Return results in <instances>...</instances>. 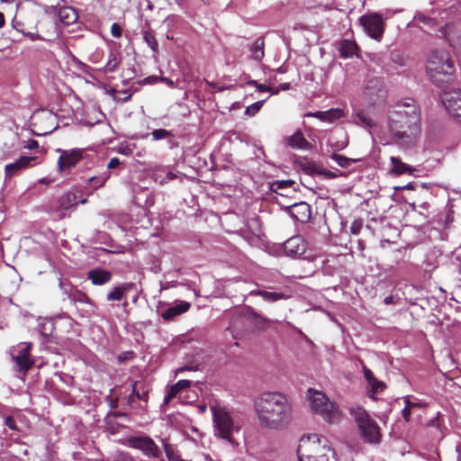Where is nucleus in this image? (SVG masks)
<instances>
[{
  "mask_svg": "<svg viewBox=\"0 0 461 461\" xmlns=\"http://www.w3.org/2000/svg\"><path fill=\"white\" fill-rule=\"evenodd\" d=\"M254 411L260 427L270 430L285 429L293 419V406L279 392H265L254 401Z\"/></svg>",
  "mask_w": 461,
  "mask_h": 461,
  "instance_id": "nucleus-1",
  "label": "nucleus"
},
{
  "mask_svg": "<svg viewBox=\"0 0 461 461\" xmlns=\"http://www.w3.org/2000/svg\"><path fill=\"white\" fill-rule=\"evenodd\" d=\"M389 128L398 139H414L419 132L420 113L411 99L399 102L390 111Z\"/></svg>",
  "mask_w": 461,
  "mask_h": 461,
  "instance_id": "nucleus-2",
  "label": "nucleus"
},
{
  "mask_svg": "<svg viewBox=\"0 0 461 461\" xmlns=\"http://www.w3.org/2000/svg\"><path fill=\"white\" fill-rule=\"evenodd\" d=\"M456 73L455 60L447 49L432 50L427 56L426 74L429 80L443 86L452 82Z\"/></svg>",
  "mask_w": 461,
  "mask_h": 461,
  "instance_id": "nucleus-3",
  "label": "nucleus"
},
{
  "mask_svg": "<svg viewBox=\"0 0 461 461\" xmlns=\"http://www.w3.org/2000/svg\"><path fill=\"white\" fill-rule=\"evenodd\" d=\"M298 461H338L327 438L316 434L303 435L297 448Z\"/></svg>",
  "mask_w": 461,
  "mask_h": 461,
  "instance_id": "nucleus-4",
  "label": "nucleus"
},
{
  "mask_svg": "<svg viewBox=\"0 0 461 461\" xmlns=\"http://www.w3.org/2000/svg\"><path fill=\"white\" fill-rule=\"evenodd\" d=\"M211 411L214 437L232 446L235 445L234 435L240 430L241 426L240 422L223 406L212 405Z\"/></svg>",
  "mask_w": 461,
  "mask_h": 461,
  "instance_id": "nucleus-5",
  "label": "nucleus"
},
{
  "mask_svg": "<svg viewBox=\"0 0 461 461\" xmlns=\"http://www.w3.org/2000/svg\"><path fill=\"white\" fill-rule=\"evenodd\" d=\"M307 398L311 411L320 415L326 422L330 424H338L343 418L339 407L328 396L321 391L309 389Z\"/></svg>",
  "mask_w": 461,
  "mask_h": 461,
  "instance_id": "nucleus-6",
  "label": "nucleus"
},
{
  "mask_svg": "<svg viewBox=\"0 0 461 461\" xmlns=\"http://www.w3.org/2000/svg\"><path fill=\"white\" fill-rule=\"evenodd\" d=\"M350 413L357 423L360 435L364 441L370 444H377L381 439V430L377 423L371 419L369 414L362 407H353Z\"/></svg>",
  "mask_w": 461,
  "mask_h": 461,
  "instance_id": "nucleus-7",
  "label": "nucleus"
},
{
  "mask_svg": "<svg viewBox=\"0 0 461 461\" xmlns=\"http://www.w3.org/2000/svg\"><path fill=\"white\" fill-rule=\"evenodd\" d=\"M364 32L372 39L381 41L385 30V23L378 13H367L359 18Z\"/></svg>",
  "mask_w": 461,
  "mask_h": 461,
  "instance_id": "nucleus-8",
  "label": "nucleus"
},
{
  "mask_svg": "<svg viewBox=\"0 0 461 461\" xmlns=\"http://www.w3.org/2000/svg\"><path fill=\"white\" fill-rule=\"evenodd\" d=\"M127 442L130 447L141 451L148 457L158 458L161 455L159 447L149 437H131L127 439Z\"/></svg>",
  "mask_w": 461,
  "mask_h": 461,
  "instance_id": "nucleus-9",
  "label": "nucleus"
},
{
  "mask_svg": "<svg viewBox=\"0 0 461 461\" xmlns=\"http://www.w3.org/2000/svg\"><path fill=\"white\" fill-rule=\"evenodd\" d=\"M56 152L59 154L58 171L60 173L69 171L83 158V149H57Z\"/></svg>",
  "mask_w": 461,
  "mask_h": 461,
  "instance_id": "nucleus-10",
  "label": "nucleus"
},
{
  "mask_svg": "<svg viewBox=\"0 0 461 461\" xmlns=\"http://www.w3.org/2000/svg\"><path fill=\"white\" fill-rule=\"evenodd\" d=\"M441 100L449 114L461 122V90L444 92Z\"/></svg>",
  "mask_w": 461,
  "mask_h": 461,
  "instance_id": "nucleus-11",
  "label": "nucleus"
},
{
  "mask_svg": "<svg viewBox=\"0 0 461 461\" xmlns=\"http://www.w3.org/2000/svg\"><path fill=\"white\" fill-rule=\"evenodd\" d=\"M31 348V343L21 342L11 352L13 359L23 373H26L33 364L30 356Z\"/></svg>",
  "mask_w": 461,
  "mask_h": 461,
  "instance_id": "nucleus-12",
  "label": "nucleus"
},
{
  "mask_svg": "<svg viewBox=\"0 0 461 461\" xmlns=\"http://www.w3.org/2000/svg\"><path fill=\"white\" fill-rule=\"evenodd\" d=\"M307 249V242L303 237L296 235L288 239L284 243L285 253L293 258L303 255Z\"/></svg>",
  "mask_w": 461,
  "mask_h": 461,
  "instance_id": "nucleus-13",
  "label": "nucleus"
},
{
  "mask_svg": "<svg viewBox=\"0 0 461 461\" xmlns=\"http://www.w3.org/2000/svg\"><path fill=\"white\" fill-rule=\"evenodd\" d=\"M32 120L33 121V124L39 125L42 123H46V127L43 129L42 132L38 133L39 135H44L49 132H51L54 129V124L56 122V118L54 114L49 111H39L33 113Z\"/></svg>",
  "mask_w": 461,
  "mask_h": 461,
  "instance_id": "nucleus-14",
  "label": "nucleus"
},
{
  "mask_svg": "<svg viewBox=\"0 0 461 461\" xmlns=\"http://www.w3.org/2000/svg\"><path fill=\"white\" fill-rule=\"evenodd\" d=\"M290 214L296 221L305 222L311 218V207L304 202L294 203L290 207Z\"/></svg>",
  "mask_w": 461,
  "mask_h": 461,
  "instance_id": "nucleus-15",
  "label": "nucleus"
},
{
  "mask_svg": "<svg viewBox=\"0 0 461 461\" xmlns=\"http://www.w3.org/2000/svg\"><path fill=\"white\" fill-rule=\"evenodd\" d=\"M190 303L185 301H179L175 305L170 306L167 310H165L161 313V316L164 320L169 321L184 312H186L190 309Z\"/></svg>",
  "mask_w": 461,
  "mask_h": 461,
  "instance_id": "nucleus-16",
  "label": "nucleus"
},
{
  "mask_svg": "<svg viewBox=\"0 0 461 461\" xmlns=\"http://www.w3.org/2000/svg\"><path fill=\"white\" fill-rule=\"evenodd\" d=\"M87 277L95 285H102L108 283L112 278V274L104 269H93L87 274Z\"/></svg>",
  "mask_w": 461,
  "mask_h": 461,
  "instance_id": "nucleus-17",
  "label": "nucleus"
},
{
  "mask_svg": "<svg viewBox=\"0 0 461 461\" xmlns=\"http://www.w3.org/2000/svg\"><path fill=\"white\" fill-rule=\"evenodd\" d=\"M34 157H22L14 163L5 166V173L11 176L18 170L27 168L31 166L32 161H34Z\"/></svg>",
  "mask_w": 461,
  "mask_h": 461,
  "instance_id": "nucleus-18",
  "label": "nucleus"
},
{
  "mask_svg": "<svg viewBox=\"0 0 461 461\" xmlns=\"http://www.w3.org/2000/svg\"><path fill=\"white\" fill-rule=\"evenodd\" d=\"M286 143L293 149H309L311 148L310 142L303 137L300 131H297L288 137L286 139Z\"/></svg>",
  "mask_w": 461,
  "mask_h": 461,
  "instance_id": "nucleus-19",
  "label": "nucleus"
},
{
  "mask_svg": "<svg viewBox=\"0 0 461 461\" xmlns=\"http://www.w3.org/2000/svg\"><path fill=\"white\" fill-rule=\"evenodd\" d=\"M390 160L392 164V174L397 176L403 174L412 175L413 171L415 170L414 168L411 167V166L402 162L400 158L391 157Z\"/></svg>",
  "mask_w": 461,
  "mask_h": 461,
  "instance_id": "nucleus-20",
  "label": "nucleus"
},
{
  "mask_svg": "<svg viewBox=\"0 0 461 461\" xmlns=\"http://www.w3.org/2000/svg\"><path fill=\"white\" fill-rule=\"evenodd\" d=\"M192 381L190 380H179L177 383L173 384L167 391V395L164 398V403L167 404L174 397H176L181 391L190 387Z\"/></svg>",
  "mask_w": 461,
  "mask_h": 461,
  "instance_id": "nucleus-21",
  "label": "nucleus"
},
{
  "mask_svg": "<svg viewBox=\"0 0 461 461\" xmlns=\"http://www.w3.org/2000/svg\"><path fill=\"white\" fill-rule=\"evenodd\" d=\"M250 294L252 295H259L261 296L265 301L269 303H274L279 300H286L290 296L283 292H268V291H263V290H256L250 292Z\"/></svg>",
  "mask_w": 461,
  "mask_h": 461,
  "instance_id": "nucleus-22",
  "label": "nucleus"
},
{
  "mask_svg": "<svg viewBox=\"0 0 461 461\" xmlns=\"http://www.w3.org/2000/svg\"><path fill=\"white\" fill-rule=\"evenodd\" d=\"M59 18L65 25H70L77 20V14L72 7L65 6L59 10Z\"/></svg>",
  "mask_w": 461,
  "mask_h": 461,
  "instance_id": "nucleus-23",
  "label": "nucleus"
},
{
  "mask_svg": "<svg viewBox=\"0 0 461 461\" xmlns=\"http://www.w3.org/2000/svg\"><path fill=\"white\" fill-rule=\"evenodd\" d=\"M357 50V46L356 42L349 41V40H344L340 42L339 45V52L340 55L343 58H351L353 57Z\"/></svg>",
  "mask_w": 461,
  "mask_h": 461,
  "instance_id": "nucleus-24",
  "label": "nucleus"
},
{
  "mask_svg": "<svg viewBox=\"0 0 461 461\" xmlns=\"http://www.w3.org/2000/svg\"><path fill=\"white\" fill-rule=\"evenodd\" d=\"M161 441L165 450L166 456L169 461H183L179 454V451L174 445L168 443L167 440H166L165 438H163Z\"/></svg>",
  "mask_w": 461,
  "mask_h": 461,
  "instance_id": "nucleus-25",
  "label": "nucleus"
},
{
  "mask_svg": "<svg viewBox=\"0 0 461 461\" xmlns=\"http://www.w3.org/2000/svg\"><path fill=\"white\" fill-rule=\"evenodd\" d=\"M131 288V285H122V286H118L113 289L108 294H107V300L108 301H121L125 293Z\"/></svg>",
  "mask_w": 461,
  "mask_h": 461,
  "instance_id": "nucleus-26",
  "label": "nucleus"
},
{
  "mask_svg": "<svg viewBox=\"0 0 461 461\" xmlns=\"http://www.w3.org/2000/svg\"><path fill=\"white\" fill-rule=\"evenodd\" d=\"M252 58L257 61H260L264 58V40L258 38L251 47Z\"/></svg>",
  "mask_w": 461,
  "mask_h": 461,
  "instance_id": "nucleus-27",
  "label": "nucleus"
},
{
  "mask_svg": "<svg viewBox=\"0 0 461 461\" xmlns=\"http://www.w3.org/2000/svg\"><path fill=\"white\" fill-rule=\"evenodd\" d=\"M77 203V195L75 193L68 192L64 194L59 199L60 207L63 210H68Z\"/></svg>",
  "mask_w": 461,
  "mask_h": 461,
  "instance_id": "nucleus-28",
  "label": "nucleus"
},
{
  "mask_svg": "<svg viewBox=\"0 0 461 461\" xmlns=\"http://www.w3.org/2000/svg\"><path fill=\"white\" fill-rule=\"evenodd\" d=\"M121 61L122 59L120 55L116 52L111 51L104 70L105 72H114L119 67Z\"/></svg>",
  "mask_w": 461,
  "mask_h": 461,
  "instance_id": "nucleus-29",
  "label": "nucleus"
},
{
  "mask_svg": "<svg viewBox=\"0 0 461 461\" xmlns=\"http://www.w3.org/2000/svg\"><path fill=\"white\" fill-rule=\"evenodd\" d=\"M345 115L344 111L340 108H332L328 111H324L323 122H334L335 121L342 118Z\"/></svg>",
  "mask_w": 461,
  "mask_h": 461,
  "instance_id": "nucleus-30",
  "label": "nucleus"
},
{
  "mask_svg": "<svg viewBox=\"0 0 461 461\" xmlns=\"http://www.w3.org/2000/svg\"><path fill=\"white\" fill-rule=\"evenodd\" d=\"M331 159L341 167H348L352 163L361 160L360 158H350L339 154H333Z\"/></svg>",
  "mask_w": 461,
  "mask_h": 461,
  "instance_id": "nucleus-31",
  "label": "nucleus"
},
{
  "mask_svg": "<svg viewBox=\"0 0 461 461\" xmlns=\"http://www.w3.org/2000/svg\"><path fill=\"white\" fill-rule=\"evenodd\" d=\"M302 168L309 175H319L321 166L313 161L305 159L301 163Z\"/></svg>",
  "mask_w": 461,
  "mask_h": 461,
  "instance_id": "nucleus-32",
  "label": "nucleus"
},
{
  "mask_svg": "<svg viewBox=\"0 0 461 461\" xmlns=\"http://www.w3.org/2000/svg\"><path fill=\"white\" fill-rule=\"evenodd\" d=\"M294 184V182L291 180L276 181L272 183L271 190L275 193L284 195V194L280 191L285 188H291Z\"/></svg>",
  "mask_w": 461,
  "mask_h": 461,
  "instance_id": "nucleus-33",
  "label": "nucleus"
},
{
  "mask_svg": "<svg viewBox=\"0 0 461 461\" xmlns=\"http://www.w3.org/2000/svg\"><path fill=\"white\" fill-rule=\"evenodd\" d=\"M368 385H369L368 393H369V396L372 397L373 399H375V394L376 393L382 392L385 388L384 383L382 381H378L376 378L375 379L374 382H370L368 384Z\"/></svg>",
  "mask_w": 461,
  "mask_h": 461,
  "instance_id": "nucleus-34",
  "label": "nucleus"
},
{
  "mask_svg": "<svg viewBox=\"0 0 461 461\" xmlns=\"http://www.w3.org/2000/svg\"><path fill=\"white\" fill-rule=\"evenodd\" d=\"M143 39L145 42L149 45V47L152 50L153 52H158V43L155 38V36L149 32H145L143 35Z\"/></svg>",
  "mask_w": 461,
  "mask_h": 461,
  "instance_id": "nucleus-35",
  "label": "nucleus"
},
{
  "mask_svg": "<svg viewBox=\"0 0 461 461\" xmlns=\"http://www.w3.org/2000/svg\"><path fill=\"white\" fill-rule=\"evenodd\" d=\"M131 390H132L133 395H135V397L137 399H139L140 401H142L144 402H148V400H149V391L148 390L142 389L141 392L140 390H138L137 389V382L132 383Z\"/></svg>",
  "mask_w": 461,
  "mask_h": 461,
  "instance_id": "nucleus-36",
  "label": "nucleus"
},
{
  "mask_svg": "<svg viewBox=\"0 0 461 461\" xmlns=\"http://www.w3.org/2000/svg\"><path fill=\"white\" fill-rule=\"evenodd\" d=\"M265 100L258 101L250 105H249L245 110V114L248 116H253L258 113L262 108Z\"/></svg>",
  "mask_w": 461,
  "mask_h": 461,
  "instance_id": "nucleus-37",
  "label": "nucleus"
},
{
  "mask_svg": "<svg viewBox=\"0 0 461 461\" xmlns=\"http://www.w3.org/2000/svg\"><path fill=\"white\" fill-rule=\"evenodd\" d=\"M151 135L154 140H159L171 137L172 133L165 129H157L151 132Z\"/></svg>",
  "mask_w": 461,
  "mask_h": 461,
  "instance_id": "nucleus-38",
  "label": "nucleus"
},
{
  "mask_svg": "<svg viewBox=\"0 0 461 461\" xmlns=\"http://www.w3.org/2000/svg\"><path fill=\"white\" fill-rule=\"evenodd\" d=\"M357 119L360 121V123L367 128H371L374 126L373 121L363 112L359 111L357 113Z\"/></svg>",
  "mask_w": 461,
  "mask_h": 461,
  "instance_id": "nucleus-39",
  "label": "nucleus"
},
{
  "mask_svg": "<svg viewBox=\"0 0 461 461\" xmlns=\"http://www.w3.org/2000/svg\"><path fill=\"white\" fill-rule=\"evenodd\" d=\"M248 84L249 86H255L259 92H268V91H272V87L270 86H267L264 84H260L258 83V81L256 80H249L248 82Z\"/></svg>",
  "mask_w": 461,
  "mask_h": 461,
  "instance_id": "nucleus-40",
  "label": "nucleus"
},
{
  "mask_svg": "<svg viewBox=\"0 0 461 461\" xmlns=\"http://www.w3.org/2000/svg\"><path fill=\"white\" fill-rule=\"evenodd\" d=\"M405 402H406V406L405 408L402 410V415L405 419V420H409V417H410V411L412 407L416 406L417 404L416 403H413V402H410L409 400H405Z\"/></svg>",
  "mask_w": 461,
  "mask_h": 461,
  "instance_id": "nucleus-41",
  "label": "nucleus"
},
{
  "mask_svg": "<svg viewBox=\"0 0 461 461\" xmlns=\"http://www.w3.org/2000/svg\"><path fill=\"white\" fill-rule=\"evenodd\" d=\"M113 391V389H111L110 390V393H112ZM105 402L108 403V405L110 406V408L112 409H116L118 407V399H113L111 397V394H109L108 396H106L105 398Z\"/></svg>",
  "mask_w": 461,
  "mask_h": 461,
  "instance_id": "nucleus-42",
  "label": "nucleus"
},
{
  "mask_svg": "<svg viewBox=\"0 0 461 461\" xmlns=\"http://www.w3.org/2000/svg\"><path fill=\"white\" fill-rule=\"evenodd\" d=\"M363 371H364V376L368 384L370 382L375 381V377L370 369H368L366 366H364Z\"/></svg>",
  "mask_w": 461,
  "mask_h": 461,
  "instance_id": "nucleus-43",
  "label": "nucleus"
},
{
  "mask_svg": "<svg viewBox=\"0 0 461 461\" xmlns=\"http://www.w3.org/2000/svg\"><path fill=\"white\" fill-rule=\"evenodd\" d=\"M111 33L113 37L119 38L122 35V29L117 23H113L111 27Z\"/></svg>",
  "mask_w": 461,
  "mask_h": 461,
  "instance_id": "nucleus-44",
  "label": "nucleus"
},
{
  "mask_svg": "<svg viewBox=\"0 0 461 461\" xmlns=\"http://www.w3.org/2000/svg\"><path fill=\"white\" fill-rule=\"evenodd\" d=\"M305 117H314L323 122L324 111H319L315 113L309 112L304 114Z\"/></svg>",
  "mask_w": 461,
  "mask_h": 461,
  "instance_id": "nucleus-45",
  "label": "nucleus"
},
{
  "mask_svg": "<svg viewBox=\"0 0 461 461\" xmlns=\"http://www.w3.org/2000/svg\"><path fill=\"white\" fill-rule=\"evenodd\" d=\"M5 425L9 429H14V430L17 429L16 422H15L14 419L11 416H9L5 419Z\"/></svg>",
  "mask_w": 461,
  "mask_h": 461,
  "instance_id": "nucleus-46",
  "label": "nucleus"
},
{
  "mask_svg": "<svg viewBox=\"0 0 461 461\" xmlns=\"http://www.w3.org/2000/svg\"><path fill=\"white\" fill-rule=\"evenodd\" d=\"M319 176H323L327 178H333L335 176V174L330 172V170L324 168L322 166L321 167Z\"/></svg>",
  "mask_w": 461,
  "mask_h": 461,
  "instance_id": "nucleus-47",
  "label": "nucleus"
},
{
  "mask_svg": "<svg viewBox=\"0 0 461 461\" xmlns=\"http://www.w3.org/2000/svg\"><path fill=\"white\" fill-rule=\"evenodd\" d=\"M290 89V83H283L281 84L276 89L273 90L272 89V93L274 95H277L279 93V91H286Z\"/></svg>",
  "mask_w": 461,
  "mask_h": 461,
  "instance_id": "nucleus-48",
  "label": "nucleus"
},
{
  "mask_svg": "<svg viewBox=\"0 0 461 461\" xmlns=\"http://www.w3.org/2000/svg\"><path fill=\"white\" fill-rule=\"evenodd\" d=\"M73 60H74V63L76 64L77 68L79 70H81L83 72H86V69L88 68L87 65H86L85 63H83L79 59L74 58Z\"/></svg>",
  "mask_w": 461,
  "mask_h": 461,
  "instance_id": "nucleus-49",
  "label": "nucleus"
},
{
  "mask_svg": "<svg viewBox=\"0 0 461 461\" xmlns=\"http://www.w3.org/2000/svg\"><path fill=\"white\" fill-rule=\"evenodd\" d=\"M119 165H120V159L117 158H113L110 159L107 167H108V168L112 169V168L117 167Z\"/></svg>",
  "mask_w": 461,
  "mask_h": 461,
  "instance_id": "nucleus-50",
  "label": "nucleus"
},
{
  "mask_svg": "<svg viewBox=\"0 0 461 461\" xmlns=\"http://www.w3.org/2000/svg\"><path fill=\"white\" fill-rule=\"evenodd\" d=\"M110 415L113 418H124L126 420L129 419V416L126 412H122V411H113V412H111Z\"/></svg>",
  "mask_w": 461,
  "mask_h": 461,
  "instance_id": "nucleus-51",
  "label": "nucleus"
},
{
  "mask_svg": "<svg viewBox=\"0 0 461 461\" xmlns=\"http://www.w3.org/2000/svg\"><path fill=\"white\" fill-rule=\"evenodd\" d=\"M337 150L345 149L348 146V140L341 141L336 145H332Z\"/></svg>",
  "mask_w": 461,
  "mask_h": 461,
  "instance_id": "nucleus-52",
  "label": "nucleus"
},
{
  "mask_svg": "<svg viewBox=\"0 0 461 461\" xmlns=\"http://www.w3.org/2000/svg\"><path fill=\"white\" fill-rule=\"evenodd\" d=\"M28 149H37L39 147V144L36 140H29L27 146H26Z\"/></svg>",
  "mask_w": 461,
  "mask_h": 461,
  "instance_id": "nucleus-53",
  "label": "nucleus"
},
{
  "mask_svg": "<svg viewBox=\"0 0 461 461\" xmlns=\"http://www.w3.org/2000/svg\"><path fill=\"white\" fill-rule=\"evenodd\" d=\"M24 35H26L27 37H29L32 41H35V40H38L40 37L38 34L36 33H33V32H22Z\"/></svg>",
  "mask_w": 461,
  "mask_h": 461,
  "instance_id": "nucleus-54",
  "label": "nucleus"
},
{
  "mask_svg": "<svg viewBox=\"0 0 461 461\" xmlns=\"http://www.w3.org/2000/svg\"><path fill=\"white\" fill-rule=\"evenodd\" d=\"M195 368L193 367V366H184V367H179L178 369L176 370V375H178L180 374L181 372L185 371V370H194Z\"/></svg>",
  "mask_w": 461,
  "mask_h": 461,
  "instance_id": "nucleus-55",
  "label": "nucleus"
},
{
  "mask_svg": "<svg viewBox=\"0 0 461 461\" xmlns=\"http://www.w3.org/2000/svg\"><path fill=\"white\" fill-rule=\"evenodd\" d=\"M359 229H360V225L357 224L356 222H354L351 226V231L354 234H357L359 231Z\"/></svg>",
  "mask_w": 461,
  "mask_h": 461,
  "instance_id": "nucleus-56",
  "label": "nucleus"
},
{
  "mask_svg": "<svg viewBox=\"0 0 461 461\" xmlns=\"http://www.w3.org/2000/svg\"><path fill=\"white\" fill-rule=\"evenodd\" d=\"M161 81L165 82L167 85H168L170 87H175V83L167 77H162Z\"/></svg>",
  "mask_w": 461,
  "mask_h": 461,
  "instance_id": "nucleus-57",
  "label": "nucleus"
},
{
  "mask_svg": "<svg viewBox=\"0 0 461 461\" xmlns=\"http://www.w3.org/2000/svg\"><path fill=\"white\" fill-rule=\"evenodd\" d=\"M134 397L135 395H133V393H131V395L128 396L127 398V404L130 405V406H133V402H134Z\"/></svg>",
  "mask_w": 461,
  "mask_h": 461,
  "instance_id": "nucleus-58",
  "label": "nucleus"
},
{
  "mask_svg": "<svg viewBox=\"0 0 461 461\" xmlns=\"http://www.w3.org/2000/svg\"><path fill=\"white\" fill-rule=\"evenodd\" d=\"M384 303L385 304H392L393 303V295H389V296H386L384 300Z\"/></svg>",
  "mask_w": 461,
  "mask_h": 461,
  "instance_id": "nucleus-59",
  "label": "nucleus"
},
{
  "mask_svg": "<svg viewBox=\"0 0 461 461\" xmlns=\"http://www.w3.org/2000/svg\"><path fill=\"white\" fill-rule=\"evenodd\" d=\"M5 23V19L4 14L0 12V28L4 27Z\"/></svg>",
  "mask_w": 461,
  "mask_h": 461,
  "instance_id": "nucleus-60",
  "label": "nucleus"
},
{
  "mask_svg": "<svg viewBox=\"0 0 461 461\" xmlns=\"http://www.w3.org/2000/svg\"><path fill=\"white\" fill-rule=\"evenodd\" d=\"M166 177H167V180H172V179H174L176 177V176L172 172H167Z\"/></svg>",
  "mask_w": 461,
  "mask_h": 461,
  "instance_id": "nucleus-61",
  "label": "nucleus"
},
{
  "mask_svg": "<svg viewBox=\"0 0 461 461\" xmlns=\"http://www.w3.org/2000/svg\"><path fill=\"white\" fill-rule=\"evenodd\" d=\"M198 410L200 413H204L206 411V406L204 404L199 405Z\"/></svg>",
  "mask_w": 461,
  "mask_h": 461,
  "instance_id": "nucleus-62",
  "label": "nucleus"
},
{
  "mask_svg": "<svg viewBox=\"0 0 461 461\" xmlns=\"http://www.w3.org/2000/svg\"><path fill=\"white\" fill-rule=\"evenodd\" d=\"M39 183L47 185V184H49V181H48L47 178L43 177V178L39 180Z\"/></svg>",
  "mask_w": 461,
  "mask_h": 461,
  "instance_id": "nucleus-63",
  "label": "nucleus"
},
{
  "mask_svg": "<svg viewBox=\"0 0 461 461\" xmlns=\"http://www.w3.org/2000/svg\"><path fill=\"white\" fill-rule=\"evenodd\" d=\"M16 0H0V2L2 3H5V4H13L14 3Z\"/></svg>",
  "mask_w": 461,
  "mask_h": 461,
  "instance_id": "nucleus-64",
  "label": "nucleus"
}]
</instances>
